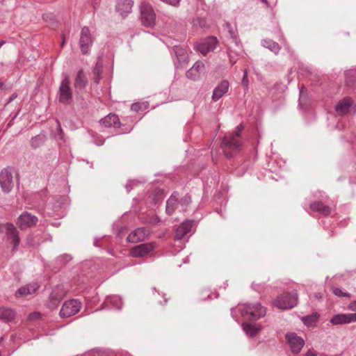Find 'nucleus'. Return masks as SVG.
Wrapping results in <instances>:
<instances>
[{
    "label": "nucleus",
    "instance_id": "obj_41",
    "mask_svg": "<svg viewBox=\"0 0 356 356\" xmlns=\"http://www.w3.org/2000/svg\"><path fill=\"white\" fill-rule=\"evenodd\" d=\"M58 259L63 264H65L72 259V257L70 254H64L60 256Z\"/></svg>",
    "mask_w": 356,
    "mask_h": 356
},
{
    "label": "nucleus",
    "instance_id": "obj_51",
    "mask_svg": "<svg viewBox=\"0 0 356 356\" xmlns=\"http://www.w3.org/2000/svg\"><path fill=\"white\" fill-rule=\"evenodd\" d=\"M16 98V95L13 94L10 96V97L8 99V102H12L14 99Z\"/></svg>",
    "mask_w": 356,
    "mask_h": 356
},
{
    "label": "nucleus",
    "instance_id": "obj_11",
    "mask_svg": "<svg viewBox=\"0 0 356 356\" xmlns=\"http://www.w3.org/2000/svg\"><path fill=\"white\" fill-rule=\"evenodd\" d=\"M156 248L155 242L145 243L137 245L130 249V255L132 257H143L150 253Z\"/></svg>",
    "mask_w": 356,
    "mask_h": 356
},
{
    "label": "nucleus",
    "instance_id": "obj_7",
    "mask_svg": "<svg viewBox=\"0 0 356 356\" xmlns=\"http://www.w3.org/2000/svg\"><path fill=\"white\" fill-rule=\"evenodd\" d=\"M175 67H183L188 63V57L185 48L180 45H174L170 51Z\"/></svg>",
    "mask_w": 356,
    "mask_h": 356
},
{
    "label": "nucleus",
    "instance_id": "obj_27",
    "mask_svg": "<svg viewBox=\"0 0 356 356\" xmlns=\"http://www.w3.org/2000/svg\"><path fill=\"white\" fill-rule=\"evenodd\" d=\"M243 331L250 337L257 336L260 332L261 327L259 325L244 322L242 324Z\"/></svg>",
    "mask_w": 356,
    "mask_h": 356
},
{
    "label": "nucleus",
    "instance_id": "obj_32",
    "mask_svg": "<svg viewBox=\"0 0 356 356\" xmlns=\"http://www.w3.org/2000/svg\"><path fill=\"white\" fill-rule=\"evenodd\" d=\"M46 140V136L44 134H40L31 139V146L33 149L41 147Z\"/></svg>",
    "mask_w": 356,
    "mask_h": 356
},
{
    "label": "nucleus",
    "instance_id": "obj_36",
    "mask_svg": "<svg viewBox=\"0 0 356 356\" xmlns=\"http://www.w3.org/2000/svg\"><path fill=\"white\" fill-rule=\"evenodd\" d=\"M191 202V195L188 194L185 195L184 197H182L178 202L179 204H180L183 207H187Z\"/></svg>",
    "mask_w": 356,
    "mask_h": 356
},
{
    "label": "nucleus",
    "instance_id": "obj_44",
    "mask_svg": "<svg viewBox=\"0 0 356 356\" xmlns=\"http://www.w3.org/2000/svg\"><path fill=\"white\" fill-rule=\"evenodd\" d=\"M141 108H142V105L139 102L134 103L131 106V109L135 112L139 111L140 110H141Z\"/></svg>",
    "mask_w": 356,
    "mask_h": 356
},
{
    "label": "nucleus",
    "instance_id": "obj_46",
    "mask_svg": "<svg viewBox=\"0 0 356 356\" xmlns=\"http://www.w3.org/2000/svg\"><path fill=\"white\" fill-rule=\"evenodd\" d=\"M58 127H57V131H58V136L60 138V139L63 140V131L60 126V123L59 121H56Z\"/></svg>",
    "mask_w": 356,
    "mask_h": 356
},
{
    "label": "nucleus",
    "instance_id": "obj_5",
    "mask_svg": "<svg viewBox=\"0 0 356 356\" xmlns=\"http://www.w3.org/2000/svg\"><path fill=\"white\" fill-rule=\"evenodd\" d=\"M140 20L145 27H152L155 24L156 14L152 6L147 2H142L140 6Z\"/></svg>",
    "mask_w": 356,
    "mask_h": 356
},
{
    "label": "nucleus",
    "instance_id": "obj_21",
    "mask_svg": "<svg viewBox=\"0 0 356 356\" xmlns=\"http://www.w3.org/2000/svg\"><path fill=\"white\" fill-rule=\"evenodd\" d=\"M229 82L227 80L222 81L213 90L212 95V100L214 102L220 99L229 89Z\"/></svg>",
    "mask_w": 356,
    "mask_h": 356
},
{
    "label": "nucleus",
    "instance_id": "obj_29",
    "mask_svg": "<svg viewBox=\"0 0 356 356\" xmlns=\"http://www.w3.org/2000/svg\"><path fill=\"white\" fill-rule=\"evenodd\" d=\"M319 314L314 312L310 315L305 316L301 318V321L305 325L308 327H314L319 319Z\"/></svg>",
    "mask_w": 356,
    "mask_h": 356
},
{
    "label": "nucleus",
    "instance_id": "obj_49",
    "mask_svg": "<svg viewBox=\"0 0 356 356\" xmlns=\"http://www.w3.org/2000/svg\"><path fill=\"white\" fill-rule=\"evenodd\" d=\"M348 308L352 311H356V301L350 302L348 306Z\"/></svg>",
    "mask_w": 356,
    "mask_h": 356
},
{
    "label": "nucleus",
    "instance_id": "obj_39",
    "mask_svg": "<svg viewBox=\"0 0 356 356\" xmlns=\"http://www.w3.org/2000/svg\"><path fill=\"white\" fill-rule=\"evenodd\" d=\"M91 136L94 138V143L98 145V146H101L104 143V138H103L102 136H96L94 134V133H92L91 134Z\"/></svg>",
    "mask_w": 356,
    "mask_h": 356
},
{
    "label": "nucleus",
    "instance_id": "obj_14",
    "mask_svg": "<svg viewBox=\"0 0 356 356\" xmlns=\"http://www.w3.org/2000/svg\"><path fill=\"white\" fill-rule=\"evenodd\" d=\"M286 339L290 346L291 352L294 354L299 353L305 345L304 339L294 332L286 334Z\"/></svg>",
    "mask_w": 356,
    "mask_h": 356
},
{
    "label": "nucleus",
    "instance_id": "obj_52",
    "mask_svg": "<svg viewBox=\"0 0 356 356\" xmlns=\"http://www.w3.org/2000/svg\"><path fill=\"white\" fill-rule=\"evenodd\" d=\"M19 113V111L17 113V114L13 118V119L10 121V122L8 123V125H10V124H13V121L14 120V119L16 118V116L17 115V114Z\"/></svg>",
    "mask_w": 356,
    "mask_h": 356
},
{
    "label": "nucleus",
    "instance_id": "obj_13",
    "mask_svg": "<svg viewBox=\"0 0 356 356\" xmlns=\"http://www.w3.org/2000/svg\"><path fill=\"white\" fill-rule=\"evenodd\" d=\"M93 38L88 26L82 28L81 31L79 44L81 51L83 54H87L92 44Z\"/></svg>",
    "mask_w": 356,
    "mask_h": 356
},
{
    "label": "nucleus",
    "instance_id": "obj_3",
    "mask_svg": "<svg viewBox=\"0 0 356 356\" xmlns=\"http://www.w3.org/2000/svg\"><path fill=\"white\" fill-rule=\"evenodd\" d=\"M298 296L296 291L284 293L273 300V305L280 309H289L297 305Z\"/></svg>",
    "mask_w": 356,
    "mask_h": 356
},
{
    "label": "nucleus",
    "instance_id": "obj_45",
    "mask_svg": "<svg viewBox=\"0 0 356 356\" xmlns=\"http://www.w3.org/2000/svg\"><path fill=\"white\" fill-rule=\"evenodd\" d=\"M202 297L200 298V299L202 300H205L207 298H210L211 293H210L209 290L204 289V290L202 291Z\"/></svg>",
    "mask_w": 356,
    "mask_h": 356
},
{
    "label": "nucleus",
    "instance_id": "obj_1",
    "mask_svg": "<svg viewBox=\"0 0 356 356\" xmlns=\"http://www.w3.org/2000/svg\"><path fill=\"white\" fill-rule=\"evenodd\" d=\"M243 129L244 126L240 124L232 134L224 136L221 146L226 157H232L234 154L241 149L242 142L241 136Z\"/></svg>",
    "mask_w": 356,
    "mask_h": 356
},
{
    "label": "nucleus",
    "instance_id": "obj_20",
    "mask_svg": "<svg viewBox=\"0 0 356 356\" xmlns=\"http://www.w3.org/2000/svg\"><path fill=\"white\" fill-rule=\"evenodd\" d=\"M353 105V99L350 97H346L341 99L335 106L336 112L340 115H346Z\"/></svg>",
    "mask_w": 356,
    "mask_h": 356
},
{
    "label": "nucleus",
    "instance_id": "obj_48",
    "mask_svg": "<svg viewBox=\"0 0 356 356\" xmlns=\"http://www.w3.org/2000/svg\"><path fill=\"white\" fill-rule=\"evenodd\" d=\"M318 353L312 349H309L307 351L304 356H317Z\"/></svg>",
    "mask_w": 356,
    "mask_h": 356
},
{
    "label": "nucleus",
    "instance_id": "obj_28",
    "mask_svg": "<svg viewBox=\"0 0 356 356\" xmlns=\"http://www.w3.org/2000/svg\"><path fill=\"white\" fill-rule=\"evenodd\" d=\"M310 209L313 211H317L325 216H327L331 213V209L330 207L324 204L321 201H317L310 204Z\"/></svg>",
    "mask_w": 356,
    "mask_h": 356
},
{
    "label": "nucleus",
    "instance_id": "obj_54",
    "mask_svg": "<svg viewBox=\"0 0 356 356\" xmlns=\"http://www.w3.org/2000/svg\"><path fill=\"white\" fill-rule=\"evenodd\" d=\"M6 41L5 40H1L0 41V48L4 44H6Z\"/></svg>",
    "mask_w": 356,
    "mask_h": 356
},
{
    "label": "nucleus",
    "instance_id": "obj_33",
    "mask_svg": "<svg viewBox=\"0 0 356 356\" xmlns=\"http://www.w3.org/2000/svg\"><path fill=\"white\" fill-rule=\"evenodd\" d=\"M102 59L99 58L92 69V73L94 74V81L96 83H99V81L100 79V74L102 73Z\"/></svg>",
    "mask_w": 356,
    "mask_h": 356
},
{
    "label": "nucleus",
    "instance_id": "obj_50",
    "mask_svg": "<svg viewBox=\"0 0 356 356\" xmlns=\"http://www.w3.org/2000/svg\"><path fill=\"white\" fill-rule=\"evenodd\" d=\"M350 110H352L354 115L356 114V104L353 101V105L351 106Z\"/></svg>",
    "mask_w": 356,
    "mask_h": 356
},
{
    "label": "nucleus",
    "instance_id": "obj_22",
    "mask_svg": "<svg viewBox=\"0 0 356 356\" xmlns=\"http://www.w3.org/2000/svg\"><path fill=\"white\" fill-rule=\"evenodd\" d=\"M100 124L104 127H120L121 125L120 119L116 114L109 113L108 115L101 119Z\"/></svg>",
    "mask_w": 356,
    "mask_h": 356
},
{
    "label": "nucleus",
    "instance_id": "obj_23",
    "mask_svg": "<svg viewBox=\"0 0 356 356\" xmlns=\"http://www.w3.org/2000/svg\"><path fill=\"white\" fill-rule=\"evenodd\" d=\"M133 5V0H117L115 8L121 15H127L131 12Z\"/></svg>",
    "mask_w": 356,
    "mask_h": 356
},
{
    "label": "nucleus",
    "instance_id": "obj_34",
    "mask_svg": "<svg viewBox=\"0 0 356 356\" xmlns=\"http://www.w3.org/2000/svg\"><path fill=\"white\" fill-rule=\"evenodd\" d=\"M149 198L155 203L157 204L163 198V190L161 188H156L150 195Z\"/></svg>",
    "mask_w": 356,
    "mask_h": 356
},
{
    "label": "nucleus",
    "instance_id": "obj_4",
    "mask_svg": "<svg viewBox=\"0 0 356 356\" xmlns=\"http://www.w3.org/2000/svg\"><path fill=\"white\" fill-rule=\"evenodd\" d=\"M58 102L63 104H70L72 100V89L70 87L69 75L63 74L58 92Z\"/></svg>",
    "mask_w": 356,
    "mask_h": 356
},
{
    "label": "nucleus",
    "instance_id": "obj_9",
    "mask_svg": "<svg viewBox=\"0 0 356 356\" xmlns=\"http://www.w3.org/2000/svg\"><path fill=\"white\" fill-rule=\"evenodd\" d=\"M4 229L7 241L13 245L12 251L15 252L21 241L19 236V231L12 223L5 224Z\"/></svg>",
    "mask_w": 356,
    "mask_h": 356
},
{
    "label": "nucleus",
    "instance_id": "obj_37",
    "mask_svg": "<svg viewBox=\"0 0 356 356\" xmlns=\"http://www.w3.org/2000/svg\"><path fill=\"white\" fill-rule=\"evenodd\" d=\"M333 293L338 296V297H350V294L347 292H343L341 289L339 288H335L333 290Z\"/></svg>",
    "mask_w": 356,
    "mask_h": 356
},
{
    "label": "nucleus",
    "instance_id": "obj_15",
    "mask_svg": "<svg viewBox=\"0 0 356 356\" xmlns=\"http://www.w3.org/2000/svg\"><path fill=\"white\" fill-rule=\"evenodd\" d=\"M38 221L37 216L25 211L18 217L17 224L21 229H26L35 226Z\"/></svg>",
    "mask_w": 356,
    "mask_h": 356
},
{
    "label": "nucleus",
    "instance_id": "obj_55",
    "mask_svg": "<svg viewBox=\"0 0 356 356\" xmlns=\"http://www.w3.org/2000/svg\"><path fill=\"white\" fill-rule=\"evenodd\" d=\"M127 132H129V130L127 131ZM125 133H127V131H119L117 133V134H125Z\"/></svg>",
    "mask_w": 356,
    "mask_h": 356
},
{
    "label": "nucleus",
    "instance_id": "obj_31",
    "mask_svg": "<svg viewBox=\"0 0 356 356\" xmlns=\"http://www.w3.org/2000/svg\"><path fill=\"white\" fill-rule=\"evenodd\" d=\"M15 318V312L8 307H0V319L2 321L10 322Z\"/></svg>",
    "mask_w": 356,
    "mask_h": 356
},
{
    "label": "nucleus",
    "instance_id": "obj_24",
    "mask_svg": "<svg viewBox=\"0 0 356 356\" xmlns=\"http://www.w3.org/2000/svg\"><path fill=\"white\" fill-rule=\"evenodd\" d=\"M39 286L37 283H30L25 286L20 287L16 292L15 296L17 298L25 297L28 295L34 293L38 289Z\"/></svg>",
    "mask_w": 356,
    "mask_h": 356
},
{
    "label": "nucleus",
    "instance_id": "obj_19",
    "mask_svg": "<svg viewBox=\"0 0 356 356\" xmlns=\"http://www.w3.org/2000/svg\"><path fill=\"white\" fill-rule=\"evenodd\" d=\"M204 70V64L201 61H196L194 65L186 73L187 78L192 80H197L200 74Z\"/></svg>",
    "mask_w": 356,
    "mask_h": 356
},
{
    "label": "nucleus",
    "instance_id": "obj_26",
    "mask_svg": "<svg viewBox=\"0 0 356 356\" xmlns=\"http://www.w3.org/2000/svg\"><path fill=\"white\" fill-rule=\"evenodd\" d=\"M88 84V79L86 74L82 69H80L76 74L74 80V88L76 90H84Z\"/></svg>",
    "mask_w": 356,
    "mask_h": 356
},
{
    "label": "nucleus",
    "instance_id": "obj_25",
    "mask_svg": "<svg viewBox=\"0 0 356 356\" xmlns=\"http://www.w3.org/2000/svg\"><path fill=\"white\" fill-rule=\"evenodd\" d=\"M179 193L174 191L166 202L165 213L168 216L173 214L177 207Z\"/></svg>",
    "mask_w": 356,
    "mask_h": 356
},
{
    "label": "nucleus",
    "instance_id": "obj_6",
    "mask_svg": "<svg viewBox=\"0 0 356 356\" xmlns=\"http://www.w3.org/2000/svg\"><path fill=\"white\" fill-rule=\"evenodd\" d=\"M13 173V169L10 167L3 168L0 172V186L5 193H10L14 186Z\"/></svg>",
    "mask_w": 356,
    "mask_h": 356
},
{
    "label": "nucleus",
    "instance_id": "obj_40",
    "mask_svg": "<svg viewBox=\"0 0 356 356\" xmlns=\"http://www.w3.org/2000/svg\"><path fill=\"white\" fill-rule=\"evenodd\" d=\"M161 221V218L156 215L150 216L147 219V222L154 225H158Z\"/></svg>",
    "mask_w": 356,
    "mask_h": 356
},
{
    "label": "nucleus",
    "instance_id": "obj_57",
    "mask_svg": "<svg viewBox=\"0 0 356 356\" xmlns=\"http://www.w3.org/2000/svg\"><path fill=\"white\" fill-rule=\"evenodd\" d=\"M316 298H319L318 294H316Z\"/></svg>",
    "mask_w": 356,
    "mask_h": 356
},
{
    "label": "nucleus",
    "instance_id": "obj_58",
    "mask_svg": "<svg viewBox=\"0 0 356 356\" xmlns=\"http://www.w3.org/2000/svg\"><path fill=\"white\" fill-rule=\"evenodd\" d=\"M64 44V40L63 41V42L61 43V46H63Z\"/></svg>",
    "mask_w": 356,
    "mask_h": 356
},
{
    "label": "nucleus",
    "instance_id": "obj_43",
    "mask_svg": "<svg viewBox=\"0 0 356 356\" xmlns=\"http://www.w3.org/2000/svg\"><path fill=\"white\" fill-rule=\"evenodd\" d=\"M225 25H226L227 29H228V31H229L232 38L234 40L235 42H236L237 38H236V35L234 33V30L231 27L230 24L226 23Z\"/></svg>",
    "mask_w": 356,
    "mask_h": 356
},
{
    "label": "nucleus",
    "instance_id": "obj_2",
    "mask_svg": "<svg viewBox=\"0 0 356 356\" xmlns=\"http://www.w3.org/2000/svg\"><path fill=\"white\" fill-rule=\"evenodd\" d=\"M241 314L250 321H257L266 314V308L261 303H246L239 306Z\"/></svg>",
    "mask_w": 356,
    "mask_h": 356
},
{
    "label": "nucleus",
    "instance_id": "obj_38",
    "mask_svg": "<svg viewBox=\"0 0 356 356\" xmlns=\"http://www.w3.org/2000/svg\"><path fill=\"white\" fill-rule=\"evenodd\" d=\"M241 83H242L243 86L244 87V88L245 90H248V86H249V80L248 79V71H247V70H244V71H243V78H242Z\"/></svg>",
    "mask_w": 356,
    "mask_h": 356
},
{
    "label": "nucleus",
    "instance_id": "obj_42",
    "mask_svg": "<svg viewBox=\"0 0 356 356\" xmlns=\"http://www.w3.org/2000/svg\"><path fill=\"white\" fill-rule=\"evenodd\" d=\"M40 317H41L40 313L35 312L31 313L29 315L28 319L29 321H34V320H38V319L40 318Z\"/></svg>",
    "mask_w": 356,
    "mask_h": 356
},
{
    "label": "nucleus",
    "instance_id": "obj_18",
    "mask_svg": "<svg viewBox=\"0 0 356 356\" xmlns=\"http://www.w3.org/2000/svg\"><path fill=\"white\" fill-rule=\"evenodd\" d=\"M194 226V220H186L183 222L176 229L175 238L177 240H181L184 236L189 232H191L193 227Z\"/></svg>",
    "mask_w": 356,
    "mask_h": 356
},
{
    "label": "nucleus",
    "instance_id": "obj_30",
    "mask_svg": "<svg viewBox=\"0 0 356 356\" xmlns=\"http://www.w3.org/2000/svg\"><path fill=\"white\" fill-rule=\"evenodd\" d=\"M261 44L264 47L269 49L270 51L273 52L276 55L279 54L281 49V47L280 46V44L271 39L263 40L261 41Z\"/></svg>",
    "mask_w": 356,
    "mask_h": 356
},
{
    "label": "nucleus",
    "instance_id": "obj_53",
    "mask_svg": "<svg viewBox=\"0 0 356 356\" xmlns=\"http://www.w3.org/2000/svg\"><path fill=\"white\" fill-rule=\"evenodd\" d=\"M261 1L262 3H264L265 5H266L267 6H269V3H268V1H267V0H261Z\"/></svg>",
    "mask_w": 356,
    "mask_h": 356
},
{
    "label": "nucleus",
    "instance_id": "obj_12",
    "mask_svg": "<svg viewBox=\"0 0 356 356\" xmlns=\"http://www.w3.org/2000/svg\"><path fill=\"white\" fill-rule=\"evenodd\" d=\"M217 44V38L213 36H210L196 44L194 48L203 56H206L209 52L213 51L216 48Z\"/></svg>",
    "mask_w": 356,
    "mask_h": 356
},
{
    "label": "nucleus",
    "instance_id": "obj_16",
    "mask_svg": "<svg viewBox=\"0 0 356 356\" xmlns=\"http://www.w3.org/2000/svg\"><path fill=\"white\" fill-rule=\"evenodd\" d=\"M333 325L348 324L356 322V313L336 314L330 319Z\"/></svg>",
    "mask_w": 356,
    "mask_h": 356
},
{
    "label": "nucleus",
    "instance_id": "obj_47",
    "mask_svg": "<svg viewBox=\"0 0 356 356\" xmlns=\"http://www.w3.org/2000/svg\"><path fill=\"white\" fill-rule=\"evenodd\" d=\"M227 54L229 57V61H230L232 65H233L234 63H236V60L235 59V57L234 56H232V52L231 50L229 49Z\"/></svg>",
    "mask_w": 356,
    "mask_h": 356
},
{
    "label": "nucleus",
    "instance_id": "obj_10",
    "mask_svg": "<svg viewBox=\"0 0 356 356\" xmlns=\"http://www.w3.org/2000/svg\"><path fill=\"white\" fill-rule=\"evenodd\" d=\"M65 296V291L63 286L58 285L54 288L49 295V300L47 302V307L51 309H54L58 307L60 301Z\"/></svg>",
    "mask_w": 356,
    "mask_h": 356
},
{
    "label": "nucleus",
    "instance_id": "obj_17",
    "mask_svg": "<svg viewBox=\"0 0 356 356\" xmlns=\"http://www.w3.org/2000/svg\"><path fill=\"white\" fill-rule=\"evenodd\" d=\"M149 235V231L145 227H139L131 232L127 236L129 243H136L143 241Z\"/></svg>",
    "mask_w": 356,
    "mask_h": 356
},
{
    "label": "nucleus",
    "instance_id": "obj_8",
    "mask_svg": "<svg viewBox=\"0 0 356 356\" xmlns=\"http://www.w3.org/2000/svg\"><path fill=\"white\" fill-rule=\"evenodd\" d=\"M81 308V302L76 299L65 301L59 312L61 318H68L77 314Z\"/></svg>",
    "mask_w": 356,
    "mask_h": 356
},
{
    "label": "nucleus",
    "instance_id": "obj_56",
    "mask_svg": "<svg viewBox=\"0 0 356 356\" xmlns=\"http://www.w3.org/2000/svg\"><path fill=\"white\" fill-rule=\"evenodd\" d=\"M3 86V83L0 81V88Z\"/></svg>",
    "mask_w": 356,
    "mask_h": 356
},
{
    "label": "nucleus",
    "instance_id": "obj_35",
    "mask_svg": "<svg viewBox=\"0 0 356 356\" xmlns=\"http://www.w3.org/2000/svg\"><path fill=\"white\" fill-rule=\"evenodd\" d=\"M107 302L112 305L115 309H120L122 307V301L119 296H114L107 298Z\"/></svg>",
    "mask_w": 356,
    "mask_h": 356
}]
</instances>
